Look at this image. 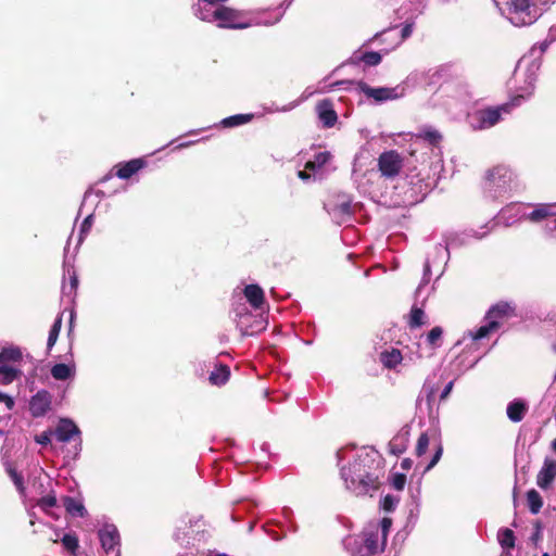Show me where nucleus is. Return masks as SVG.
<instances>
[{
	"label": "nucleus",
	"instance_id": "12",
	"mask_svg": "<svg viewBox=\"0 0 556 556\" xmlns=\"http://www.w3.org/2000/svg\"><path fill=\"white\" fill-rule=\"evenodd\" d=\"M404 166V156L396 150L382 152L377 159V167L380 176L388 180L396 178Z\"/></svg>",
	"mask_w": 556,
	"mask_h": 556
},
{
	"label": "nucleus",
	"instance_id": "43",
	"mask_svg": "<svg viewBox=\"0 0 556 556\" xmlns=\"http://www.w3.org/2000/svg\"><path fill=\"white\" fill-rule=\"evenodd\" d=\"M371 526L375 530L379 531L382 544H386L388 532L392 526V520L390 518H383L379 523Z\"/></svg>",
	"mask_w": 556,
	"mask_h": 556
},
{
	"label": "nucleus",
	"instance_id": "8",
	"mask_svg": "<svg viewBox=\"0 0 556 556\" xmlns=\"http://www.w3.org/2000/svg\"><path fill=\"white\" fill-rule=\"evenodd\" d=\"M240 299L233 304L232 318L242 336H255L265 330L267 319L264 313H252Z\"/></svg>",
	"mask_w": 556,
	"mask_h": 556
},
{
	"label": "nucleus",
	"instance_id": "49",
	"mask_svg": "<svg viewBox=\"0 0 556 556\" xmlns=\"http://www.w3.org/2000/svg\"><path fill=\"white\" fill-rule=\"evenodd\" d=\"M399 503V498L392 495H386L382 501V507L387 511H392Z\"/></svg>",
	"mask_w": 556,
	"mask_h": 556
},
{
	"label": "nucleus",
	"instance_id": "61",
	"mask_svg": "<svg viewBox=\"0 0 556 556\" xmlns=\"http://www.w3.org/2000/svg\"><path fill=\"white\" fill-rule=\"evenodd\" d=\"M412 465H413V462L409 458L403 459V462L401 464L402 468L405 470L410 469Z\"/></svg>",
	"mask_w": 556,
	"mask_h": 556
},
{
	"label": "nucleus",
	"instance_id": "38",
	"mask_svg": "<svg viewBox=\"0 0 556 556\" xmlns=\"http://www.w3.org/2000/svg\"><path fill=\"white\" fill-rule=\"evenodd\" d=\"M527 503H528L529 510L533 515L539 514L543 506V500H542L540 493L534 489L529 490L527 492Z\"/></svg>",
	"mask_w": 556,
	"mask_h": 556
},
{
	"label": "nucleus",
	"instance_id": "15",
	"mask_svg": "<svg viewBox=\"0 0 556 556\" xmlns=\"http://www.w3.org/2000/svg\"><path fill=\"white\" fill-rule=\"evenodd\" d=\"M98 535L105 556L121 555V535L115 525H103L99 529Z\"/></svg>",
	"mask_w": 556,
	"mask_h": 556
},
{
	"label": "nucleus",
	"instance_id": "45",
	"mask_svg": "<svg viewBox=\"0 0 556 556\" xmlns=\"http://www.w3.org/2000/svg\"><path fill=\"white\" fill-rule=\"evenodd\" d=\"M37 505L47 514H49V509L56 506V497L54 494H48L41 497Z\"/></svg>",
	"mask_w": 556,
	"mask_h": 556
},
{
	"label": "nucleus",
	"instance_id": "19",
	"mask_svg": "<svg viewBox=\"0 0 556 556\" xmlns=\"http://www.w3.org/2000/svg\"><path fill=\"white\" fill-rule=\"evenodd\" d=\"M243 296L254 311L265 312L266 302L263 289L258 285H247L242 290Z\"/></svg>",
	"mask_w": 556,
	"mask_h": 556
},
{
	"label": "nucleus",
	"instance_id": "53",
	"mask_svg": "<svg viewBox=\"0 0 556 556\" xmlns=\"http://www.w3.org/2000/svg\"><path fill=\"white\" fill-rule=\"evenodd\" d=\"M413 33V26L410 24L405 25L402 30L401 35L396 36V45L401 43L405 38L409 37Z\"/></svg>",
	"mask_w": 556,
	"mask_h": 556
},
{
	"label": "nucleus",
	"instance_id": "31",
	"mask_svg": "<svg viewBox=\"0 0 556 556\" xmlns=\"http://www.w3.org/2000/svg\"><path fill=\"white\" fill-rule=\"evenodd\" d=\"M527 412V405L521 400H514L507 405V417L513 422H519L523 419Z\"/></svg>",
	"mask_w": 556,
	"mask_h": 556
},
{
	"label": "nucleus",
	"instance_id": "5",
	"mask_svg": "<svg viewBox=\"0 0 556 556\" xmlns=\"http://www.w3.org/2000/svg\"><path fill=\"white\" fill-rule=\"evenodd\" d=\"M521 187L518 175L509 166L495 165L484 173L483 192L492 200L510 195Z\"/></svg>",
	"mask_w": 556,
	"mask_h": 556
},
{
	"label": "nucleus",
	"instance_id": "32",
	"mask_svg": "<svg viewBox=\"0 0 556 556\" xmlns=\"http://www.w3.org/2000/svg\"><path fill=\"white\" fill-rule=\"evenodd\" d=\"M379 358L382 365L388 369H394L403 359L401 351L397 349L382 351Z\"/></svg>",
	"mask_w": 556,
	"mask_h": 556
},
{
	"label": "nucleus",
	"instance_id": "39",
	"mask_svg": "<svg viewBox=\"0 0 556 556\" xmlns=\"http://www.w3.org/2000/svg\"><path fill=\"white\" fill-rule=\"evenodd\" d=\"M497 540L503 548L511 549L515 546V534L508 528H504L498 531Z\"/></svg>",
	"mask_w": 556,
	"mask_h": 556
},
{
	"label": "nucleus",
	"instance_id": "10",
	"mask_svg": "<svg viewBox=\"0 0 556 556\" xmlns=\"http://www.w3.org/2000/svg\"><path fill=\"white\" fill-rule=\"evenodd\" d=\"M431 276V269H430V263L429 261H426L425 267H424V276L419 283V286L416 289L415 292V300L416 304L412 307L409 313V327L410 328H418L426 324H428L427 315L422 308L427 298L428 292L424 294L425 288L428 286L429 280Z\"/></svg>",
	"mask_w": 556,
	"mask_h": 556
},
{
	"label": "nucleus",
	"instance_id": "4",
	"mask_svg": "<svg viewBox=\"0 0 556 556\" xmlns=\"http://www.w3.org/2000/svg\"><path fill=\"white\" fill-rule=\"evenodd\" d=\"M268 12V10H250L242 11L236 10L229 7L219 5L217 7V12L215 13V17H217L216 23L219 28H230V29H244L251 26H271L278 23L285 11L279 8L275 10L276 15L271 18H266L264 15Z\"/></svg>",
	"mask_w": 556,
	"mask_h": 556
},
{
	"label": "nucleus",
	"instance_id": "1",
	"mask_svg": "<svg viewBox=\"0 0 556 556\" xmlns=\"http://www.w3.org/2000/svg\"><path fill=\"white\" fill-rule=\"evenodd\" d=\"M340 477L345 489L357 495H371L380 485L383 475L382 458L378 451L348 445L337 452Z\"/></svg>",
	"mask_w": 556,
	"mask_h": 556
},
{
	"label": "nucleus",
	"instance_id": "37",
	"mask_svg": "<svg viewBox=\"0 0 556 556\" xmlns=\"http://www.w3.org/2000/svg\"><path fill=\"white\" fill-rule=\"evenodd\" d=\"M253 118L252 114H236L229 117H226L220 121L219 125L224 128H233L244 124H248Z\"/></svg>",
	"mask_w": 556,
	"mask_h": 556
},
{
	"label": "nucleus",
	"instance_id": "14",
	"mask_svg": "<svg viewBox=\"0 0 556 556\" xmlns=\"http://www.w3.org/2000/svg\"><path fill=\"white\" fill-rule=\"evenodd\" d=\"M358 90L372 100L374 103H382L386 101L396 100L405 94V87L397 85L395 87H378L374 88L364 81L357 83Z\"/></svg>",
	"mask_w": 556,
	"mask_h": 556
},
{
	"label": "nucleus",
	"instance_id": "41",
	"mask_svg": "<svg viewBox=\"0 0 556 556\" xmlns=\"http://www.w3.org/2000/svg\"><path fill=\"white\" fill-rule=\"evenodd\" d=\"M61 543L66 551L73 554H75L76 549L78 548V538L75 533L63 534L61 538Z\"/></svg>",
	"mask_w": 556,
	"mask_h": 556
},
{
	"label": "nucleus",
	"instance_id": "46",
	"mask_svg": "<svg viewBox=\"0 0 556 556\" xmlns=\"http://www.w3.org/2000/svg\"><path fill=\"white\" fill-rule=\"evenodd\" d=\"M429 444H430L429 434L427 432L421 433L420 437L418 438V441L416 444V455L422 456L426 453Z\"/></svg>",
	"mask_w": 556,
	"mask_h": 556
},
{
	"label": "nucleus",
	"instance_id": "25",
	"mask_svg": "<svg viewBox=\"0 0 556 556\" xmlns=\"http://www.w3.org/2000/svg\"><path fill=\"white\" fill-rule=\"evenodd\" d=\"M317 113L319 119L323 122L324 126L330 128L334 126L337 123L338 116L336 111L333 110L332 102L328 99H324L317 104Z\"/></svg>",
	"mask_w": 556,
	"mask_h": 556
},
{
	"label": "nucleus",
	"instance_id": "50",
	"mask_svg": "<svg viewBox=\"0 0 556 556\" xmlns=\"http://www.w3.org/2000/svg\"><path fill=\"white\" fill-rule=\"evenodd\" d=\"M392 486L397 490V491H401L404 489L405 486V483H406V476L403 475V473H395L392 478Z\"/></svg>",
	"mask_w": 556,
	"mask_h": 556
},
{
	"label": "nucleus",
	"instance_id": "64",
	"mask_svg": "<svg viewBox=\"0 0 556 556\" xmlns=\"http://www.w3.org/2000/svg\"><path fill=\"white\" fill-rule=\"evenodd\" d=\"M93 194L91 192H86L84 197L83 205L92 197Z\"/></svg>",
	"mask_w": 556,
	"mask_h": 556
},
{
	"label": "nucleus",
	"instance_id": "28",
	"mask_svg": "<svg viewBox=\"0 0 556 556\" xmlns=\"http://www.w3.org/2000/svg\"><path fill=\"white\" fill-rule=\"evenodd\" d=\"M409 442V432L408 430H401L397 434H395L392 440L389 442L388 448L389 452L393 455H401L404 453L408 446Z\"/></svg>",
	"mask_w": 556,
	"mask_h": 556
},
{
	"label": "nucleus",
	"instance_id": "9",
	"mask_svg": "<svg viewBox=\"0 0 556 556\" xmlns=\"http://www.w3.org/2000/svg\"><path fill=\"white\" fill-rule=\"evenodd\" d=\"M521 100H523V96L518 94L508 103L475 112L469 117L471 127L479 130L493 127L502 119L503 114H508L513 108L520 104Z\"/></svg>",
	"mask_w": 556,
	"mask_h": 556
},
{
	"label": "nucleus",
	"instance_id": "27",
	"mask_svg": "<svg viewBox=\"0 0 556 556\" xmlns=\"http://www.w3.org/2000/svg\"><path fill=\"white\" fill-rule=\"evenodd\" d=\"M214 3L203 2V0H199L197 4L193 5V14L200 18L201 21L213 23L216 22L217 17H215V13L217 12V8H214Z\"/></svg>",
	"mask_w": 556,
	"mask_h": 556
},
{
	"label": "nucleus",
	"instance_id": "56",
	"mask_svg": "<svg viewBox=\"0 0 556 556\" xmlns=\"http://www.w3.org/2000/svg\"><path fill=\"white\" fill-rule=\"evenodd\" d=\"M453 384H454V382H453V381H450V382L444 387V389L442 390L441 395H440V399H441V400H445V399L450 395V393H451V391H452V389H453Z\"/></svg>",
	"mask_w": 556,
	"mask_h": 556
},
{
	"label": "nucleus",
	"instance_id": "29",
	"mask_svg": "<svg viewBox=\"0 0 556 556\" xmlns=\"http://www.w3.org/2000/svg\"><path fill=\"white\" fill-rule=\"evenodd\" d=\"M23 371L18 365L0 364V384L8 386L21 378Z\"/></svg>",
	"mask_w": 556,
	"mask_h": 556
},
{
	"label": "nucleus",
	"instance_id": "44",
	"mask_svg": "<svg viewBox=\"0 0 556 556\" xmlns=\"http://www.w3.org/2000/svg\"><path fill=\"white\" fill-rule=\"evenodd\" d=\"M7 472L9 473L10 478L12 479L14 485L18 490L20 493L24 492V483H23V477L17 473V471L12 468L11 465L7 464Z\"/></svg>",
	"mask_w": 556,
	"mask_h": 556
},
{
	"label": "nucleus",
	"instance_id": "60",
	"mask_svg": "<svg viewBox=\"0 0 556 556\" xmlns=\"http://www.w3.org/2000/svg\"><path fill=\"white\" fill-rule=\"evenodd\" d=\"M53 532H54V535H53V538H51V541L54 542V543L61 541V538H62L61 530L56 529V528H53Z\"/></svg>",
	"mask_w": 556,
	"mask_h": 556
},
{
	"label": "nucleus",
	"instance_id": "47",
	"mask_svg": "<svg viewBox=\"0 0 556 556\" xmlns=\"http://www.w3.org/2000/svg\"><path fill=\"white\" fill-rule=\"evenodd\" d=\"M554 41H556V25H553L548 29L546 38L543 41L539 42V45L546 51L551 43H553Z\"/></svg>",
	"mask_w": 556,
	"mask_h": 556
},
{
	"label": "nucleus",
	"instance_id": "57",
	"mask_svg": "<svg viewBox=\"0 0 556 556\" xmlns=\"http://www.w3.org/2000/svg\"><path fill=\"white\" fill-rule=\"evenodd\" d=\"M309 170L308 169H304V170H299L298 172V177L303 180V181H308L311 179V177L313 176V173H308Z\"/></svg>",
	"mask_w": 556,
	"mask_h": 556
},
{
	"label": "nucleus",
	"instance_id": "51",
	"mask_svg": "<svg viewBox=\"0 0 556 556\" xmlns=\"http://www.w3.org/2000/svg\"><path fill=\"white\" fill-rule=\"evenodd\" d=\"M93 222V214H89L80 226V238L79 241L83 240V237L90 230Z\"/></svg>",
	"mask_w": 556,
	"mask_h": 556
},
{
	"label": "nucleus",
	"instance_id": "16",
	"mask_svg": "<svg viewBox=\"0 0 556 556\" xmlns=\"http://www.w3.org/2000/svg\"><path fill=\"white\" fill-rule=\"evenodd\" d=\"M345 84H352L351 81H336L333 84H330V85H324V86H320L318 87L317 89H314L313 87H307L305 88V90L302 92V94L300 96V98L298 100H294L286 105H282V106H278L276 104H273L268 110L267 112L268 113H286V112H290L292 111L293 109H295L298 105H300L302 102L306 101L307 99H309L311 97H313L314 94L316 93H325V92H329L331 91L332 89L341 86V85H345Z\"/></svg>",
	"mask_w": 556,
	"mask_h": 556
},
{
	"label": "nucleus",
	"instance_id": "40",
	"mask_svg": "<svg viewBox=\"0 0 556 556\" xmlns=\"http://www.w3.org/2000/svg\"><path fill=\"white\" fill-rule=\"evenodd\" d=\"M61 327H62V315H59L55 318V320L49 331L48 341H47L48 351H51L52 348L54 346V344L56 343L60 331H61Z\"/></svg>",
	"mask_w": 556,
	"mask_h": 556
},
{
	"label": "nucleus",
	"instance_id": "42",
	"mask_svg": "<svg viewBox=\"0 0 556 556\" xmlns=\"http://www.w3.org/2000/svg\"><path fill=\"white\" fill-rule=\"evenodd\" d=\"M443 330L441 327H433L427 334L426 341L431 348H438L441 344Z\"/></svg>",
	"mask_w": 556,
	"mask_h": 556
},
{
	"label": "nucleus",
	"instance_id": "13",
	"mask_svg": "<svg viewBox=\"0 0 556 556\" xmlns=\"http://www.w3.org/2000/svg\"><path fill=\"white\" fill-rule=\"evenodd\" d=\"M483 231L470 229L464 233H450L445 237V245L439 244L435 249L441 261H445L450 255V248L459 247L466 244L470 238L482 239L491 230L489 225H484L480 228Z\"/></svg>",
	"mask_w": 556,
	"mask_h": 556
},
{
	"label": "nucleus",
	"instance_id": "54",
	"mask_svg": "<svg viewBox=\"0 0 556 556\" xmlns=\"http://www.w3.org/2000/svg\"><path fill=\"white\" fill-rule=\"evenodd\" d=\"M67 276L71 283V292H76L78 287V278L74 269H67Z\"/></svg>",
	"mask_w": 556,
	"mask_h": 556
},
{
	"label": "nucleus",
	"instance_id": "26",
	"mask_svg": "<svg viewBox=\"0 0 556 556\" xmlns=\"http://www.w3.org/2000/svg\"><path fill=\"white\" fill-rule=\"evenodd\" d=\"M331 153L328 151L318 152L315 154L314 160L307 161L305 168L313 173V177L321 178L324 166L331 160Z\"/></svg>",
	"mask_w": 556,
	"mask_h": 556
},
{
	"label": "nucleus",
	"instance_id": "58",
	"mask_svg": "<svg viewBox=\"0 0 556 556\" xmlns=\"http://www.w3.org/2000/svg\"><path fill=\"white\" fill-rule=\"evenodd\" d=\"M62 293L68 298H73L76 294V292H71V283H63Z\"/></svg>",
	"mask_w": 556,
	"mask_h": 556
},
{
	"label": "nucleus",
	"instance_id": "55",
	"mask_svg": "<svg viewBox=\"0 0 556 556\" xmlns=\"http://www.w3.org/2000/svg\"><path fill=\"white\" fill-rule=\"evenodd\" d=\"M0 403H3L10 410L13 409L15 404L13 397L2 391H0Z\"/></svg>",
	"mask_w": 556,
	"mask_h": 556
},
{
	"label": "nucleus",
	"instance_id": "52",
	"mask_svg": "<svg viewBox=\"0 0 556 556\" xmlns=\"http://www.w3.org/2000/svg\"><path fill=\"white\" fill-rule=\"evenodd\" d=\"M442 452H443L442 445L440 443H438L435 446L434 455H433L431 462L427 465L426 470H430L431 468H433L437 465V463L440 460V458L442 456Z\"/></svg>",
	"mask_w": 556,
	"mask_h": 556
},
{
	"label": "nucleus",
	"instance_id": "7",
	"mask_svg": "<svg viewBox=\"0 0 556 556\" xmlns=\"http://www.w3.org/2000/svg\"><path fill=\"white\" fill-rule=\"evenodd\" d=\"M514 314V307L506 302H501L493 305L488 314V323L479 327L476 331H468L457 341V345H464L468 349H476L477 341L488 337L492 331L500 327V319L509 317Z\"/></svg>",
	"mask_w": 556,
	"mask_h": 556
},
{
	"label": "nucleus",
	"instance_id": "62",
	"mask_svg": "<svg viewBox=\"0 0 556 556\" xmlns=\"http://www.w3.org/2000/svg\"><path fill=\"white\" fill-rule=\"evenodd\" d=\"M197 141H186V142H181L179 143L176 149H185V148H188L190 147L191 144H194Z\"/></svg>",
	"mask_w": 556,
	"mask_h": 556
},
{
	"label": "nucleus",
	"instance_id": "30",
	"mask_svg": "<svg viewBox=\"0 0 556 556\" xmlns=\"http://www.w3.org/2000/svg\"><path fill=\"white\" fill-rule=\"evenodd\" d=\"M76 372V366L74 363L71 364H55L51 368V376L59 381H65L74 378Z\"/></svg>",
	"mask_w": 556,
	"mask_h": 556
},
{
	"label": "nucleus",
	"instance_id": "11",
	"mask_svg": "<svg viewBox=\"0 0 556 556\" xmlns=\"http://www.w3.org/2000/svg\"><path fill=\"white\" fill-rule=\"evenodd\" d=\"M536 204L530 203H510L503 207L495 218V224L510 227L521 220L534 223L532 213L535 212Z\"/></svg>",
	"mask_w": 556,
	"mask_h": 556
},
{
	"label": "nucleus",
	"instance_id": "36",
	"mask_svg": "<svg viewBox=\"0 0 556 556\" xmlns=\"http://www.w3.org/2000/svg\"><path fill=\"white\" fill-rule=\"evenodd\" d=\"M22 361V352L18 348H5L0 352V364L17 365Z\"/></svg>",
	"mask_w": 556,
	"mask_h": 556
},
{
	"label": "nucleus",
	"instance_id": "18",
	"mask_svg": "<svg viewBox=\"0 0 556 556\" xmlns=\"http://www.w3.org/2000/svg\"><path fill=\"white\" fill-rule=\"evenodd\" d=\"M325 208L338 225L348 222L352 215L351 200L345 195L339 197L333 203H326Z\"/></svg>",
	"mask_w": 556,
	"mask_h": 556
},
{
	"label": "nucleus",
	"instance_id": "6",
	"mask_svg": "<svg viewBox=\"0 0 556 556\" xmlns=\"http://www.w3.org/2000/svg\"><path fill=\"white\" fill-rule=\"evenodd\" d=\"M545 52L544 48L535 43L516 65L514 76L516 80H523V86L520 87L523 97L532 92L541 67L542 56Z\"/></svg>",
	"mask_w": 556,
	"mask_h": 556
},
{
	"label": "nucleus",
	"instance_id": "33",
	"mask_svg": "<svg viewBox=\"0 0 556 556\" xmlns=\"http://www.w3.org/2000/svg\"><path fill=\"white\" fill-rule=\"evenodd\" d=\"M351 63L358 64L359 62H364L366 65L376 66L381 62V54L379 52L370 51L361 53L358 51L354 52L350 58Z\"/></svg>",
	"mask_w": 556,
	"mask_h": 556
},
{
	"label": "nucleus",
	"instance_id": "3",
	"mask_svg": "<svg viewBox=\"0 0 556 556\" xmlns=\"http://www.w3.org/2000/svg\"><path fill=\"white\" fill-rule=\"evenodd\" d=\"M501 14L514 26L532 25L556 0H493Z\"/></svg>",
	"mask_w": 556,
	"mask_h": 556
},
{
	"label": "nucleus",
	"instance_id": "20",
	"mask_svg": "<svg viewBox=\"0 0 556 556\" xmlns=\"http://www.w3.org/2000/svg\"><path fill=\"white\" fill-rule=\"evenodd\" d=\"M51 406V394L46 390L38 391L31 396L29 410L34 417H41L48 413Z\"/></svg>",
	"mask_w": 556,
	"mask_h": 556
},
{
	"label": "nucleus",
	"instance_id": "35",
	"mask_svg": "<svg viewBox=\"0 0 556 556\" xmlns=\"http://www.w3.org/2000/svg\"><path fill=\"white\" fill-rule=\"evenodd\" d=\"M230 377L229 367L226 365H219L211 371L208 376V380L214 386H223L225 384Z\"/></svg>",
	"mask_w": 556,
	"mask_h": 556
},
{
	"label": "nucleus",
	"instance_id": "34",
	"mask_svg": "<svg viewBox=\"0 0 556 556\" xmlns=\"http://www.w3.org/2000/svg\"><path fill=\"white\" fill-rule=\"evenodd\" d=\"M63 506L73 517H84L87 514L83 502L71 496L63 497Z\"/></svg>",
	"mask_w": 556,
	"mask_h": 556
},
{
	"label": "nucleus",
	"instance_id": "59",
	"mask_svg": "<svg viewBox=\"0 0 556 556\" xmlns=\"http://www.w3.org/2000/svg\"><path fill=\"white\" fill-rule=\"evenodd\" d=\"M37 442L39 444L46 445L50 442V438L48 434L43 433L40 437L37 438Z\"/></svg>",
	"mask_w": 556,
	"mask_h": 556
},
{
	"label": "nucleus",
	"instance_id": "24",
	"mask_svg": "<svg viewBox=\"0 0 556 556\" xmlns=\"http://www.w3.org/2000/svg\"><path fill=\"white\" fill-rule=\"evenodd\" d=\"M146 162L142 159H132L125 163L115 165V175L119 179H128L143 168Z\"/></svg>",
	"mask_w": 556,
	"mask_h": 556
},
{
	"label": "nucleus",
	"instance_id": "21",
	"mask_svg": "<svg viewBox=\"0 0 556 556\" xmlns=\"http://www.w3.org/2000/svg\"><path fill=\"white\" fill-rule=\"evenodd\" d=\"M363 541L365 553L368 556L374 555L380 551H383L386 545L382 544L379 531L375 530L371 525L364 530Z\"/></svg>",
	"mask_w": 556,
	"mask_h": 556
},
{
	"label": "nucleus",
	"instance_id": "23",
	"mask_svg": "<svg viewBox=\"0 0 556 556\" xmlns=\"http://www.w3.org/2000/svg\"><path fill=\"white\" fill-rule=\"evenodd\" d=\"M79 434V428L68 418L61 419L55 429V437L60 442H68L72 438Z\"/></svg>",
	"mask_w": 556,
	"mask_h": 556
},
{
	"label": "nucleus",
	"instance_id": "63",
	"mask_svg": "<svg viewBox=\"0 0 556 556\" xmlns=\"http://www.w3.org/2000/svg\"><path fill=\"white\" fill-rule=\"evenodd\" d=\"M226 1L227 0H203V2H208V3H214V4H219V3H223Z\"/></svg>",
	"mask_w": 556,
	"mask_h": 556
},
{
	"label": "nucleus",
	"instance_id": "22",
	"mask_svg": "<svg viewBox=\"0 0 556 556\" xmlns=\"http://www.w3.org/2000/svg\"><path fill=\"white\" fill-rule=\"evenodd\" d=\"M556 478V459L546 457L536 476V484L541 489H547Z\"/></svg>",
	"mask_w": 556,
	"mask_h": 556
},
{
	"label": "nucleus",
	"instance_id": "17",
	"mask_svg": "<svg viewBox=\"0 0 556 556\" xmlns=\"http://www.w3.org/2000/svg\"><path fill=\"white\" fill-rule=\"evenodd\" d=\"M532 218L534 223L545 222L546 235L556 240V203L536 204Z\"/></svg>",
	"mask_w": 556,
	"mask_h": 556
},
{
	"label": "nucleus",
	"instance_id": "48",
	"mask_svg": "<svg viewBox=\"0 0 556 556\" xmlns=\"http://www.w3.org/2000/svg\"><path fill=\"white\" fill-rule=\"evenodd\" d=\"M433 394H434L433 387H430L426 383L421 390V393L417 400V403L420 405L421 402L424 401V396H426L427 404L430 405Z\"/></svg>",
	"mask_w": 556,
	"mask_h": 556
},
{
	"label": "nucleus",
	"instance_id": "2",
	"mask_svg": "<svg viewBox=\"0 0 556 556\" xmlns=\"http://www.w3.org/2000/svg\"><path fill=\"white\" fill-rule=\"evenodd\" d=\"M442 135L434 128L421 129L418 134L414 135V142L412 144L410 155L420 162L421 165L428 166L427 173L419 180V192L427 193L431 189V184L425 181L430 179L431 176L440 174L443 167L442 152L440 142ZM426 167L422 168L425 170Z\"/></svg>",
	"mask_w": 556,
	"mask_h": 556
}]
</instances>
